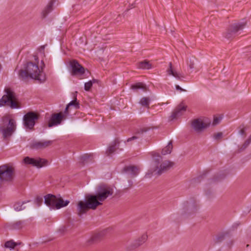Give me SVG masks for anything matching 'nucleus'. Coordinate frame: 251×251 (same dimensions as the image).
<instances>
[{"mask_svg": "<svg viewBox=\"0 0 251 251\" xmlns=\"http://www.w3.org/2000/svg\"><path fill=\"white\" fill-rule=\"evenodd\" d=\"M167 73L168 75H172L180 81H182L185 77L184 74L177 72L173 69L172 62L169 63V68L167 70Z\"/></svg>", "mask_w": 251, "mask_h": 251, "instance_id": "obj_16", "label": "nucleus"}, {"mask_svg": "<svg viewBox=\"0 0 251 251\" xmlns=\"http://www.w3.org/2000/svg\"><path fill=\"white\" fill-rule=\"evenodd\" d=\"M43 201V199L42 197H38L35 200V202L37 204L38 206H40Z\"/></svg>", "mask_w": 251, "mask_h": 251, "instance_id": "obj_37", "label": "nucleus"}, {"mask_svg": "<svg viewBox=\"0 0 251 251\" xmlns=\"http://www.w3.org/2000/svg\"><path fill=\"white\" fill-rule=\"evenodd\" d=\"M1 68H2V66H1V64L0 63V71L1 70Z\"/></svg>", "mask_w": 251, "mask_h": 251, "instance_id": "obj_45", "label": "nucleus"}, {"mask_svg": "<svg viewBox=\"0 0 251 251\" xmlns=\"http://www.w3.org/2000/svg\"><path fill=\"white\" fill-rule=\"evenodd\" d=\"M44 202L50 209H55L56 197L51 194H48L44 197Z\"/></svg>", "mask_w": 251, "mask_h": 251, "instance_id": "obj_15", "label": "nucleus"}, {"mask_svg": "<svg viewBox=\"0 0 251 251\" xmlns=\"http://www.w3.org/2000/svg\"><path fill=\"white\" fill-rule=\"evenodd\" d=\"M119 144L120 142L118 139L115 140L114 141L112 142L107 148L106 151V154L108 156H110L117 148H118Z\"/></svg>", "mask_w": 251, "mask_h": 251, "instance_id": "obj_20", "label": "nucleus"}, {"mask_svg": "<svg viewBox=\"0 0 251 251\" xmlns=\"http://www.w3.org/2000/svg\"><path fill=\"white\" fill-rule=\"evenodd\" d=\"M38 119V116L33 112H29L25 114L23 118L24 125L26 128L32 129L35 121Z\"/></svg>", "mask_w": 251, "mask_h": 251, "instance_id": "obj_7", "label": "nucleus"}, {"mask_svg": "<svg viewBox=\"0 0 251 251\" xmlns=\"http://www.w3.org/2000/svg\"><path fill=\"white\" fill-rule=\"evenodd\" d=\"M176 88L177 90L180 91V92L185 91L186 90L181 88L179 85H176Z\"/></svg>", "mask_w": 251, "mask_h": 251, "instance_id": "obj_42", "label": "nucleus"}, {"mask_svg": "<svg viewBox=\"0 0 251 251\" xmlns=\"http://www.w3.org/2000/svg\"><path fill=\"white\" fill-rule=\"evenodd\" d=\"M14 171L12 167L6 165L0 166V179L9 181L13 178Z\"/></svg>", "mask_w": 251, "mask_h": 251, "instance_id": "obj_8", "label": "nucleus"}, {"mask_svg": "<svg viewBox=\"0 0 251 251\" xmlns=\"http://www.w3.org/2000/svg\"><path fill=\"white\" fill-rule=\"evenodd\" d=\"M128 183H129V184L130 186H131V185H132V181L131 180H129V181H128Z\"/></svg>", "mask_w": 251, "mask_h": 251, "instance_id": "obj_43", "label": "nucleus"}, {"mask_svg": "<svg viewBox=\"0 0 251 251\" xmlns=\"http://www.w3.org/2000/svg\"><path fill=\"white\" fill-rule=\"evenodd\" d=\"M105 233L106 230H103L99 233L93 235L88 240L87 244L88 245H91L99 241L105 235Z\"/></svg>", "mask_w": 251, "mask_h": 251, "instance_id": "obj_17", "label": "nucleus"}, {"mask_svg": "<svg viewBox=\"0 0 251 251\" xmlns=\"http://www.w3.org/2000/svg\"><path fill=\"white\" fill-rule=\"evenodd\" d=\"M173 149V145H172V141H170L167 146L165 147L164 149H162L161 153L162 155H166L168 154H170L171 151Z\"/></svg>", "mask_w": 251, "mask_h": 251, "instance_id": "obj_24", "label": "nucleus"}, {"mask_svg": "<svg viewBox=\"0 0 251 251\" xmlns=\"http://www.w3.org/2000/svg\"><path fill=\"white\" fill-rule=\"evenodd\" d=\"M66 227L64 226L60 227L58 229V232L60 233V234H63L66 231Z\"/></svg>", "mask_w": 251, "mask_h": 251, "instance_id": "obj_41", "label": "nucleus"}, {"mask_svg": "<svg viewBox=\"0 0 251 251\" xmlns=\"http://www.w3.org/2000/svg\"><path fill=\"white\" fill-rule=\"evenodd\" d=\"M221 120V118H220V117L214 118L213 122V125H216L220 123Z\"/></svg>", "mask_w": 251, "mask_h": 251, "instance_id": "obj_39", "label": "nucleus"}, {"mask_svg": "<svg viewBox=\"0 0 251 251\" xmlns=\"http://www.w3.org/2000/svg\"><path fill=\"white\" fill-rule=\"evenodd\" d=\"M24 161L26 164H30L38 168H41L48 164V160L41 158H32L26 157L24 158Z\"/></svg>", "mask_w": 251, "mask_h": 251, "instance_id": "obj_9", "label": "nucleus"}, {"mask_svg": "<svg viewBox=\"0 0 251 251\" xmlns=\"http://www.w3.org/2000/svg\"><path fill=\"white\" fill-rule=\"evenodd\" d=\"M148 239V235L144 234L141 237H139L137 239L134 240L133 242L130 243L127 246V250L128 251H132L138 248L140 246L143 244L147 241Z\"/></svg>", "mask_w": 251, "mask_h": 251, "instance_id": "obj_11", "label": "nucleus"}, {"mask_svg": "<svg viewBox=\"0 0 251 251\" xmlns=\"http://www.w3.org/2000/svg\"><path fill=\"white\" fill-rule=\"evenodd\" d=\"M5 94L0 99V107L6 105L12 109H18L21 108L17 101L15 94L9 88L4 90Z\"/></svg>", "mask_w": 251, "mask_h": 251, "instance_id": "obj_4", "label": "nucleus"}, {"mask_svg": "<svg viewBox=\"0 0 251 251\" xmlns=\"http://www.w3.org/2000/svg\"><path fill=\"white\" fill-rule=\"evenodd\" d=\"M7 121H8V125L6 126H3L0 127L3 137L5 139L10 137L16 128V124L14 120L12 119H8L6 117L3 118V122Z\"/></svg>", "mask_w": 251, "mask_h": 251, "instance_id": "obj_5", "label": "nucleus"}, {"mask_svg": "<svg viewBox=\"0 0 251 251\" xmlns=\"http://www.w3.org/2000/svg\"><path fill=\"white\" fill-rule=\"evenodd\" d=\"M251 141H250L249 139L246 140L243 145L239 148V151L241 152L245 150L250 144Z\"/></svg>", "mask_w": 251, "mask_h": 251, "instance_id": "obj_33", "label": "nucleus"}, {"mask_svg": "<svg viewBox=\"0 0 251 251\" xmlns=\"http://www.w3.org/2000/svg\"><path fill=\"white\" fill-rule=\"evenodd\" d=\"M192 126L197 132L201 131L205 127L202 121L199 119L192 121Z\"/></svg>", "mask_w": 251, "mask_h": 251, "instance_id": "obj_19", "label": "nucleus"}, {"mask_svg": "<svg viewBox=\"0 0 251 251\" xmlns=\"http://www.w3.org/2000/svg\"><path fill=\"white\" fill-rule=\"evenodd\" d=\"M246 128L244 126L241 125L239 127L238 133L241 135L245 136L246 135Z\"/></svg>", "mask_w": 251, "mask_h": 251, "instance_id": "obj_35", "label": "nucleus"}, {"mask_svg": "<svg viewBox=\"0 0 251 251\" xmlns=\"http://www.w3.org/2000/svg\"><path fill=\"white\" fill-rule=\"evenodd\" d=\"M187 65L189 67L191 70L194 69L195 64V58L192 56L188 58L186 60Z\"/></svg>", "mask_w": 251, "mask_h": 251, "instance_id": "obj_27", "label": "nucleus"}, {"mask_svg": "<svg viewBox=\"0 0 251 251\" xmlns=\"http://www.w3.org/2000/svg\"><path fill=\"white\" fill-rule=\"evenodd\" d=\"M69 107H68V105H67L64 112H62V115L63 116V119H65L66 118V117L67 116V115L69 114V112H68V108H69Z\"/></svg>", "mask_w": 251, "mask_h": 251, "instance_id": "obj_38", "label": "nucleus"}, {"mask_svg": "<svg viewBox=\"0 0 251 251\" xmlns=\"http://www.w3.org/2000/svg\"><path fill=\"white\" fill-rule=\"evenodd\" d=\"M73 75H82L84 73V68L76 60H72L70 62Z\"/></svg>", "mask_w": 251, "mask_h": 251, "instance_id": "obj_12", "label": "nucleus"}, {"mask_svg": "<svg viewBox=\"0 0 251 251\" xmlns=\"http://www.w3.org/2000/svg\"><path fill=\"white\" fill-rule=\"evenodd\" d=\"M62 113H53L51 115L49 120L48 126L49 127L57 126L60 125L63 120Z\"/></svg>", "mask_w": 251, "mask_h": 251, "instance_id": "obj_10", "label": "nucleus"}, {"mask_svg": "<svg viewBox=\"0 0 251 251\" xmlns=\"http://www.w3.org/2000/svg\"><path fill=\"white\" fill-rule=\"evenodd\" d=\"M29 201H27L28 202ZM27 201H23L22 202H18L14 205V208L16 211H19L25 209V206H23V205L26 203Z\"/></svg>", "mask_w": 251, "mask_h": 251, "instance_id": "obj_29", "label": "nucleus"}, {"mask_svg": "<svg viewBox=\"0 0 251 251\" xmlns=\"http://www.w3.org/2000/svg\"><path fill=\"white\" fill-rule=\"evenodd\" d=\"M138 68L142 69H150L151 68V64L149 61L144 60L139 63Z\"/></svg>", "mask_w": 251, "mask_h": 251, "instance_id": "obj_26", "label": "nucleus"}, {"mask_svg": "<svg viewBox=\"0 0 251 251\" xmlns=\"http://www.w3.org/2000/svg\"><path fill=\"white\" fill-rule=\"evenodd\" d=\"M70 201H64L61 198L56 197V202L55 209H58L61 207L67 206Z\"/></svg>", "mask_w": 251, "mask_h": 251, "instance_id": "obj_22", "label": "nucleus"}, {"mask_svg": "<svg viewBox=\"0 0 251 251\" xmlns=\"http://www.w3.org/2000/svg\"><path fill=\"white\" fill-rule=\"evenodd\" d=\"M96 81V79H93L92 80H90L89 81L86 82L84 84V89L86 91H89L90 89L91 88L93 83Z\"/></svg>", "mask_w": 251, "mask_h": 251, "instance_id": "obj_32", "label": "nucleus"}, {"mask_svg": "<svg viewBox=\"0 0 251 251\" xmlns=\"http://www.w3.org/2000/svg\"><path fill=\"white\" fill-rule=\"evenodd\" d=\"M90 157V156L88 154H85L82 156L81 158V159L83 162L87 161Z\"/></svg>", "mask_w": 251, "mask_h": 251, "instance_id": "obj_40", "label": "nucleus"}, {"mask_svg": "<svg viewBox=\"0 0 251 251\" xmlns=\"http://www.w3.org/2000/svg\"><path fill=\"white\" fill-rule=\"evenodd\" d=\"M147 131V130L144 128L140 129L137 130L135 133V135L133 136L132 137L129 138L127 140V142H130L132 140H137L139 138L143 137L144 133L146 132Z\"/></svg>", "mask_w": 251, "mask_h": 251, "instance_id": "obj_21", "label": "nucleus"}, {"mask_svg": "<svg viewBox=\"0 0 251 251\" xmlns=\"http://www.w3.org/2000/svg\"><path fill=\"white\" fill-rule=\"evenodd\" d=\"M16 244L15 242L12 241H8L5 242V247L7 248H10L11 249H13L15 248Z\"/></svg>", "mask_w": 251, "mask_h": 251, "instance_id": "obj_34", "label": "nucleus"}, {"mask_svg": "<svg viewBox=\"0 0 251 251\" xmlns=\"http://www.w3.org/2000/svg\"><path fill=\"white\" fill-rule=\"evenodd\" d=\"M53 5V1H51L49 3L42 12V16L43 18H45L46 16L52 10Z\"/></svg>", "mask_w": 251, "mask_h": 251, "instance_id": "obj_25", "label": "nucleus"}, {"mask_svg": "<svg viewBox=\"0 0 251 251\" xmlns=\"http://www.w3.org/2000/svg\"><path fill=\"white\" fill-rule=\"evenodd\" d=\"M74 106L75 108L79 107L78 103L76 101V96H74V100L68 104V107Z\"/></svg>", "mask_w": 251, "mask_h": 251, "instance_id": "obj_31", "label": "nucleus"}, {"mask_svg": "<svg viewBox=\"0 0 251 251\" xmlns=\"http://www.w3.org/2000/svg\"><path fill=\"white\" fill-rule=\"evenodd\" d=\"M125 172L127 174L131 176L132 177H135L139 173V169L137 167L135 166H126L124 168Z\"/></svg>", "mask_w": 251, "mask_h": 251, "instance_id": "obj_18", "label": "nucleus"}, {"mask_svg": "<svg viewBox=\"0 0 251 251\" xmlns=\"http://www.w3.org/2000/svg\"><path fill=\"white\" fill-rule=\"evenodd\" d=\"M222 136H223V133L222 132H218V133H215L213 135V138L215 140H219L222 138Z\"/></svg>", "mask_w": 251, "mask_h": 251, "instance_id": "obj_36", "label": "nucleus"}, {"mask_svg": "<svg viewBox=\"0 0 251 251\" xmlns=\"http://www.w3.org/2000/svg\"><path fill=\"white\" fill-rule=\"evenodd\" d=\"M133 89H143L144 91L146 89V86L143 83L139 82L132 86Z\"/></svg>", "mask_w": 251, "mask_h": 251, "instance_id": "obj_30", "label": "nucleus"}, {"mask_svg": "<svg viewBox=\"0 0 251 251\" xmlns=\"http://www.w3.org/2000/svg\"><path fill=\"white\" fill-rule=\"evenodd\" d=\"M113 189L108 185L101 184L98 186L95 195H88L84 201L78 202L76 206L77 215L81 217L88 210L95 209L102 204L101 202L113 194Z\"/></svg>", "mask_w": 251, "mask_h": 251, "instance_id": "obj_1", "label": "nucleus"}, {"mask_svg": "<svg viewBox=\"0 0 251 251\" xmlns=\"http://www.w3.org/2000/svg\"><path fill=\"white\" fill-rule=\"evenodd\" d=\"M151 99L149 97H144L141 99L140 100V104L144 107H149Z\"/></svg>", "mask_w": 251, "mask_h": 251, "instance_id": "obj_28", "label": "nucleus"}, {"mask_svg": "<svg viewBox=\"0 0 251 251\" xmlns=\"http://www.w3.org/2000/svg\"><path fill=\"white\" fill-rule=\"evenodd\" d=\"M187 106L181 102L173 111L171 116V120L177 118L183 114L186 110Z\"/></svg>", "mask_w": 251, "mask_h": 251, "instance_id": "obj_14", "label": "nucleus"}, {"mask_svg": "<svg viewBox=\"0 0 251 251\" xmlns=\"http://www.w3.org/2000/svg\"><path fill=\"white\" fill-rule=\"evenodd\" d=\"M245 25V22H240L231 25L224 33L225 37L227 39L235 37L239 31L244 28Z\"/></svg>", "mask_w": 251, "mask_h": 251, "instance_id": "obj_6", "label": "nucleus"}, {"mask_svg": "<svg viewBox=\"0 0 251 251\" xmlns=\"http://www.w3.org/2000/svg\"><path fill=\"white\" fill-rule=\"evenodd\" d=\"M153 166L149 171L146 176L150 177L152 175L160 176L169 170L174 165V162L169 160H162L161 156L158 153L153 155Z\"/></svg>", "mask_w": 251, "mask_h": 251, "instance_id": "obj_3", "label": "nucleus"}, {"mask_svg": "<svg viewBox=\"0 0 251 251\" xmlns=\"http://www.w3.org/2000/svg\"><path fill=\"white\" fill-rule=\"evenodd\" d=\"M23 222L22 221H16L8 225V227L10 229H19L22 227Z\"/></svg>", "mask_w": 251, "mask_h": 251, "instance_id": "obj_23", "label": "nucleus"}, {"mask_svg": "<svg viewBox=\"0 0 251 251\" xmlns=\"http://www.w3.org/2000/svg\"><path fill=\"white\" fill-rule=\"evenodd\" d=\"M248 139H249L250 141H251V134L250 135V136H249V137Z\"/></svg>", "mask_w": 251, "mask_h": 251, "instance_id": "obj_44", "label": "nucleus"}, {"mask_svg": "<svg viewBox=\"0 0 251 251\" xmlns=\"http://www.w3.org/2000/svg\"><path fill=\"white\" fill-rule=\"evenodd\" d=\"M18 76L23 80L29 77L40 83L44 82L46 80L45 74L36 63L32 62H28L24 65L23 68L18 71Z\"/></svg>", "mask_w": 251, "mask_h": 251, "instance_id": "obj_2", "label": "nucleus"}, {"mask_svg": "<svg viewBox=\"0 0 251 251\" xmlns=\"http://www.w3.org/2000/svg\"><path fill=\"white\" fill-rule=\"evenodd\" d=\"M52 143V141L50 140L34 141L30 144V148L37 150H42L51 145Z\"/></svg>", "mask_w": 251, "mask_h": 251, "instance_id": "obj_13", "label": "nucleus"}]
</instances>
